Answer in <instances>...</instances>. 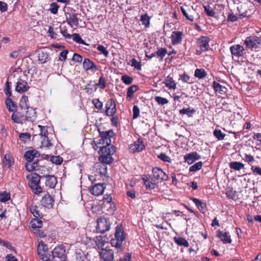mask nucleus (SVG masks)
Masks as SVG:
<instances>
[{
	"mask_svg": "<svg viewBox=\"0 0 261 261\" xmlns=\"http://www.w3.org/2000/svg\"><path fill=\"white\" fill-rule=\"evenodd\" d=\"M19 137L21 141L25 143L30 141L31 135L29 133H21Z\"/></svg>",
	"mask_w": 261,
	"mask_h": 261,
	"instance_id": "4d7b16f0",
	"label": "nucleus"
},
{
	"mask_svg": "<svg viewBox=\"0 0 261 261\" xmlns=\"http://www.w3.org/2000/svg\"><path fill=\"white\" fill-rule=\"evenodd\" d=\"M133 119H137L139 116L140 109L137 106H136V105L134 106L133 109Z\"/></svg>",
	"mask_w": 261,
	"mask_h": 261,
	"instance_id": "0e129e2a",
	"label": "nucleus"
},
{
	"mask_svg": "<svg viewBox=\"0 0 261 261\" xmlns=\"http://www.w3.org/2000/svg\"><path fill=\"white\" fill-rule=\"evenodd\" d=\"M155 56L158 58H160L161 60L163 59L166 55L167 54V49L166 48H158V50L155 52Z\"/></svg>",
	"mask_w": 261,
	"mask_h": 261,
	"instance_id": "79ce46f5",
	"label": "nucleus"
},
{
	"mask_svg": "<svg viewBox=\"0 0 261 261\" xmlns=\"http://www.w3.org/2000/svg\"><path fill=\"white\" fill-rule=\"evenodd\" d=\"M214 136L218 140H222L225 137V134L223 133L220 129H215L213 132Z\"/></svg>",
	"mask_w": 261,
	"mask_h": 261,
	"instance_id": "c03bdc74",
	"label": "nucleus"
},
{
	"mask_svg": "<svg viewBox=\"0 0 261 261\" xmlns=\"http://www.w3.org/2000/svg\"><path fill=\"white\" fill-rule=\"evenodd\" d=\"M41 140L40 147H49L53 145L47 136L41 138Z\"/></svg>",
	"mask_w": 261,
	"mask_h": 261,
	"instance_id": "37998d69",
	"label": "nucleus"
},
{
	"mask_svg": "<svg viewBox=\"0 0 261 261\" xmlns=\"http://www.w3.org/2000/svg\"><path fill=\"white\" fill-rule=\"evenodd\" d=\"M104 187L102 184H97L90 188V193L94 195L98 196L102 194Z\"/></svg>",
	"mask_w": 261,
	"mask_h": 261,
	"instance_id": "393cba45",
	"label": "nucleus"
},
{
	"mask_svg": "<svg viewBox=\"0 0 261 261\" xmlns=\"http://www.w3.org/2000/svg\"><path fill=\"white\" fill-rule=\"evenodd\" d=\"M139 90V87L136 85L130 86L127 91L126 99L130 100L134 97V93Z\"/></svg>",
	"mask_w": 261,
	"mask_h": 261,
	"instance_id": "7c9ffc66",
	"label": "nucleus"
},
{
	"mask_svg": "<svg viewBox=\"0 0 261 261\" xmlns=\"http://www.w3.org/2000/svg\"><path fill=\"white\" fill-rule=\"evenodd\" d=\"M194 75L200 79H202L206 76L207 73L204 69H196L195 71Z\"/></svg>",
	"mask_w": 261,
	"mask_h": 261,
	"instance_id": "a19ab883",
	"label": "nucleus"
},
{
	"mask_svg": "<svg viewBox=\"0 0 261 261\" xmlns=\"http://www.w3.org/2000/svg\"><path fill=\"white\" fill-rule=\"evenodd\" d=\"M98 132L100 138L94 140L93 142L99 146V160L103 163H111L113 161L112 155L114 153V146L111 144V138L113 135V131L112 129L100 131L98 129Z\"/></svg>",
	"mask_w": 261,
	"mask_h": 261,
	"instance_id": "f257e3e1",
	"label": "nucleus"
},
{
	"mask_svg": "<svg viewBox=\"0 0 261 261\" xmlns=\"http://www.w3.org/2000/svg\"><path fill=\"white\" fill-rule=\"evenodd\" d=\"M154 99L159 105H164L168 103V100L166 98L159 96L154 97Z\"/></svg>",
	"mask_w": 261,
	"mask_h": 261,
	"instance_id": "603ef678",
	"label": "nucleus"
},
{
	"mask_svg": "<svg viewBox=\"0 0 261 261\" xmlns=\"http://www.w3.org/2000/svg\"><path fill=\"white\" fill-rule=\"evenodd\" d=\"M72 39L74 41L77 43L86 44L85 41L81 38V36L79 34H73L72 35Z\"/></svg>",
	"mask_w": 261,
	"mask_h": 261,
	"instance_id": "864d4df0",
	"label": "nucleus"
},
{
	"mask_svg": "<svg viewBox=\"0 0 261 261\" xmlns=\"http://www.w3.org/2000/svg\"><path fill=\"white\" fill-rule=\"evenodd\" d=\"M65 247L58 245L52 251V259L54 261H66V255Z\"/></svg>",
	"mask_w": 261,
	"mask_h": 261,
	"instance_id": "423d86ee",
	"label": "nucleus"
},
{
	"mask_svg": "<svg viewBox=\"0 0 261 261\" xmlns=\"http://www.w3.org/2000/svg\"><path fill=\"white\" fill-rule=\"evenodd\" d=\"M230 51L232 56L239 58L243 56L244 48L240 44H234L230 46Z\"/></svg>",
	"mask_w": 261,
	"mask_h": 261,
	"instance_id": "f3484780",
	"label": "nucleus"
},
{
	"mask_svg": "<svg viewBox=\"0 0 261 261\" xmlns=\"http://www.w3.org/2000/svg\"><path fill=\"white\" fill-rule=\"evenodd\" d=\"M38 59L40 63H45L49 60V55L45 50L39 49L38 50Z\"/></svg>",
	"mask_w": 261,
	"mask_h": 261,
	"instance_id": "a878e982",
	"label": "nucleus"
},
{
	"mask_svg": "<svg viewBox=\"0 0 261 261\" xmlns=\"http://www.w3.org/2000/svg\"><path fill=\"white\" fill-rule=\"evenodd\" d=\"M180 9L182 14L187 20L191 22L194 21L196 12L193 6L184 4L180 7Z\"/></svg>",
	"mask_w": 261,
	"mask_h": 261,
	"instance_id": "0eeeda50",
	"label": "nucleus"
},
{
	"mask_svg": "<svg viewBox=\"0 0 261 261\" xmlns=\"http://www.w3.org/2000/svg\"><path fill=\"white\" fill-rule=\"evenodd\" d=\"M28 101V97L26 96H22L21 99L20 100L19 107L21 109H29V108L27 106V101Z\"/></svg>",
	"mask_w": 261,
	"mask_h": 261,
	"instance_id": "de8ad7c7",
	"label": "nucleus"
},
{
	"mask_svg": "<svg viewBox=\"0 0 261 261\" xmlns=\"http://www.w3.org/2000/svg\"><path fill=\"white\" fill-rule=\"evenodd\" d=\"M158 158L165 162L171 163L172 161L171 158L166 155L165 153H160L158 155Z\"/></svg>",
	"mask_w": 261,
	"mask_h": 261,
	"instance_id": "5fc2aeb1",
	"label": "nucleus"
},
{
	"mask_svg": "<svg viewBox=\"0 0 261 261\" xmlns=\"http://www.w3.org/2000/svg\"><path fill=\"white\" fill-rule=\"evenodd\" d=\"M126 235L123 225L118 224L115 228V249H117V253L123 251L124 247L122 246V243L125 240Z\"/></svg>",
	"mask_w": 261,
	"mask_h": 261,
	"instance_id": "f03ea898",
	"label": "nucleus"
},
{
	"mask_svg": "<svg viewBox=\"0 0 261 261\" xmlns=\"http://www.w3.org/2000/svg\"><path fill=\"white\" fill-rule=\"evenodd\" d=\"M29 89L27 82L21 79H18L16 83L15 90L20 93L26 92Z\"/></svg>",
	"mask_w": 261,
	"mask_h": 261,
	"instance_id": "aec40b11",
	"label": "nucleus"
},
{
	"mask_svg": "<svg viewBox=\"0 0 261 261\" xmlns=\"http://www.w3.org/2000/svg\"><path fill=\"white\" fill-rule=\"evenodd\" d=\"M251 170L254 174L261 176V168L259 167L252 166Z\"/></svg>",
	"mask_w": 261,
	"mask_h": 261,
	"instance_id": "774afa93",
	"label": "nucleus"
},
{
	"mask_svg": "<svg viewBox=\"0 0 261 261\" xmlns=\"http://www.w3.org/2000/svg\"><path fill=\"white\" fill-rule=\"evenodd\" d=\"M41 178H42V175H39L35 173L27 176V178L30 179L29 185L36 194H39L42 191V188L39 185Z\"/></svg>",
	"mask_w": 261,
	"mask_h": 261,
	"instance_id": "7ed1b4c3",
	"label": "nucleus"
},
{
	"mask_svg": "<svg viewBox=\"0 0 261 261\" xmlns=\"http://www.w3.org/2000/svg\"><path fill=\"white\" fill-rule=\"evenodd\" d=\"M38 127L40 128V138L47 136L48 131L46 126H41L39 125Z\"/></svg>",
	"mask_w": 261,
	"mask_h": 261,
	"instance_id": "6e6d98bb",
	"label": "nucleus"
},
{
	"mask_svg": "<svg viewBox=\"0 0 261 261\" xmlns=\"http://www.w3.org/2000/svg\"><path fill=\"white\" fill-rule=\"evenodd\" d=\"M196 111L193 108L188 107L187 108H183L179 110V113L180 115H187L189 117H192L195 113Z\"/></svg>",
	"mask_w": 261,
	"mask_h": 261,
	"instance_id": "f704fd0d",
	"label": "nucleus"
},
{
	"mask_svg": "<svg viewBox=\"0 0 261 261\" xmlns=\"http://www.w3.org/2000/svg\"><path fill=\"white\" fill-rule=\"evenodd\" d=\"M174 241L178 246L188 247L189 244L188 242L182 237H174Z\"/></svg>",
	"mask_w": 261,
	"mask_h": 261,
	"instance_id": "c9c22d12",
	"label": "nucleus"
},
{
	"mask_svg": "<svg viewBox=\"0 0 261 261\" xmlns=\"http://www.w3.org/2000/svg\"><path fill=\"white\" fill-rule=\"evenodd\" d=\"M47 250L48 248L46 245L43 241L40 242L38 245L37 251L46 253Z\"/></svg>",
	"mask_w": 261,
	"mask_h": 261,
	"instance_id": "09e8293b",
	"label": "nucleus"
},
{
	"mask_svg": "<svg viewBox=\"0 0 261 261\" xmlns=\"http://www.w3.org/2000/svg\"><path fill=\"white\" fill-rule=\"evenodd\" d=\"M83 67L86 70L96 69V65L89 59H85L83 62Z\"/></svg>",
	"mask_w": 261,
	"mask_h": 261,
	"instance_id": "e433bc0d",
	"label": "nucleus"
},
{
	"mask_svg": "<svg viewBox=\"0 0 261 261\" xmlns=\"http://www.w3.org/2000/svg\"><path fill=\"white\" fill-rule=\"evenodd\" d=\"M103 261H113L114 254L112 250H105L101 253Z\"/></svg>",
	"mask_w": 261,
	"mask_h": 261,
	"instance_id": "2f4dec72",
	"label": "nucleus"
},
{
	"mask_svg": "<svg viewBox=\"0 0 261 261\" xmlns=\"http://www.w3.org/2000/svg\"><path fill=\"white\" fill-rule=\"evenodd\" d=\"M75 11L71 9L69 11L65 13L66 21L68 25L71 28L77 27L79 25V18H77V14L75 13Z\"/></svg>",
	"mask_w": 261,
	"mask_h": 261,
	"instance_id": "f8f14e48",
	"label": "nucleus"
},
{
	"mask_svg": "<svg viewBox=\"0 0 261 261\" xmlns=\"http://www.w3.org/2000/svg\"><path fill=\"white\" fill-rule=\"evenodd\" d=\"M59 6L56 3H53L50 4L49 11L51 13L56 14L58 13Z\"/></svg>",
	"mask_w": 261,
	"mask_h": 261,
	"instance_id": "bf43d9fd",
	"label": "nucleus"
},
{
	"mask_svg": "<svg viewBox=\"0 0 261 261\" xmlns=\"http://www.w3.org/2000/svg\"><path fill=\"white\" fill-rule=\"evenodd\" d=\"M244 43L249 49L257 48L260 43V39L257 36L251 35L246 38Z\"/></svg>",
	"mask_w": 261,
	"mask_h": 261,
	"instance_id": "ddd939ff",
	"label": "nucleus"
},
{
	"mask_svg": "<svg viewBox=\"0 0 261 261\" xmlns=\"http://www.w3.org/2000/svg\"><path fill=\"white\" fill-rule=\"evenodd\" d=\"M143 185L147 190H154L159 187V182L149 174H144L141 177Z\"/></svg>",
	"mask_w": 261,
	"mask_h": 261,
	"instance_id": "39448f33",
	"label": "nucleus"
},
{
	"mask_svg": "<svg viewBox=\"0 0 261 261\" xmlns=\"http://www.w3.org/2000/svg\"><path fill=\"white\" fill-rule=\"evenodd\" d=\"M229 167L232 169L238 171L244 168V165L242 163L233 161L230 163Z\"/></svg>",
	"mask_w": 261,
	"mask_h": 261,
	"instance_id": "58836bf2",
	"label": "nucleus"
},
{
	"mask_svg": "<svg viewBox=\"0 0 261 261\" xmlns=\"http://www.w3.org/2000/svg\"><path fill=\"white\" fill-rule=\"evenodd\" d=\"M180 78L182 82L185 83L189 84H191L193 83L190 76L185 73L180 75Z\"/></svg>",
	"mask_w": 261,
	"mask_h": 261,
	"instance_id": "e2e57ef3",
	"label": "nucleus"
},
{
	"mask_svg": "<svg viewBox=\"0 0 261 261\" xmlns=\"http://www.w3.org/2000/svg\"><path fill=\"white\" fill-rule=\"evenodd\" d=\"M50 160L53 163L56 165H60L63 162V159L60 156H52Z\"/></svg>",
	"mask_w": 261,
	"mask_h": 261,
	"instance_id": "3c124183",
	"label": "nucleus"
},
{
	"mask_svg": "<svg viewBox=\"0 0 261 261\" xmlns=\"http://www.w3.org/2000/svg\"><path fill=\"white\" fill-rule=\"evenodd\" d=\"M31 111L32 113H29V110H28L25 115L19 112H14L11 116V119L15 123L18 124H22L27 120L32 121V118L35 113L33 110H31Z\"/></svg>",
	"mask_w": 261,
	"mask_h": 261,
	"instance_id": "20e7f679",
	"label": "nucleus"
},
{
	"mask_svg": "<svg viewBox=\"0 0 261 261\" xmlns=\"http://www.w3.org/2000/svg\"><path fill=\"white\" fill-rule=\"evenodd\" d=\"M190 200L195 204L199 211L202 214L206 213L207 210V205L205 202H203L200 199L195 197H191Z\"/></svg>",
	"mask_w": 261,
	"mask_h": 261,
	"instance_id": "5701e85b",
	"label": "nucleus"
},
{
	"mask_svg": "<svg viewBox=\"0 0 261 261\" xmlns=\"http://www.w3.org/2000/svg\"><path fill=\"white\" fill-rule=\"evenodd\" d=\"M100 163H96L94 164V168H96L97 172L102 175L107 173V168L105 164H109L110 163H103L100 161Z\"/></svg>",
	"mask_w": 261,
	"mask_h": 261,
	"instance_id": "bb28decb",
	"label": "nucleus"
},
{
	"mask_svg": "<svg viewBox=\"0 0 261 261\" xmlns=\"http://www.w3.org/2000/svg\"><path fill=\"white\" fill-rule=\"evenodd\" d=\"M216 236L223 242V244H230L232 242L231 236L229 232H223L220 230L216 231Z\"/></svg>",
	"mask_w": 261,
	"mask_h": 261,
	"instance_id": "6ab92c4d",
	"label": "nucleus"
},
{
	"mask_svg": "<svg viewBox=\"0 0 261 261\" xmlns=\"http://www.w3.org/2000/svg\"><path fill=\"white\" fill-rule=\"evenodd\" d=\"M39 155V152L36 150H31L27 151L24 155L25 159L28 162H32L35 157Z\"/></svg>",
	"mask_w": 261,
	"mask_h": 261,
	"instance_id": "cd10ccee",
	"label": "nucleus"
},
{
	"mask_svg": "<svg viewBox=\"0 0 261 261\" xmlns=\"http://www.w3.org/2000/svg\"><path fill=\"white\" fill-rule=\"evenodd\" d=\"M154 178L159 183L169 179L168 175L160 168L153 167L152 169V175Z\"/></svg>",
	"mask_w": 261,
	"mask_h": 261,
	"instance_id": "9b49d317",
	"label": "nucleus"
},
{
	"mask_svg": "<svg viewBox=\"0 0 261 261\" xmlns=\"http://www.w3.org/2000/svg\"><path fill=\"white\" fill-rule=\"evenodd\" d=\"M210 39L207 36H201L197 40V43L200 49H196V54L200 55L202 52L207 51L209 47Z\"/></svg>",
	"mask_w": 261,
	"mask_h": 261,
	"instance_id": "1a4fd4ad",
	"label": "nucleus"
},
{
	"mask_svg": "<svg viewBox=\"0 0 261 261\" xmlns=\"http://www.w3.org/2000/svg\"><path fill=\"white\" fill-rule=\"evenodd\" d=\"M145 149V144L143 140L140 138L138 139L134 143L130 144L129 147V152L132 153L141 152Z\"/></svg>",
	"mask_w": 261,
	"mask_h": 261,
	"instance_id": "2eb2a0df",
	"label": "nucleus"
},
{
	"mask_svg": "<svg viewBox=\"0 0 261 261\" xmlns=\"http://www.w3.org/2000/svg\"><path fill=\"white\" fill-rule=\"evenodd\" d=\"M121 80L125 84L128 85L132 84L133 79L127 75H123L121 76Z\"/></svg>",
	"mask_w": 261,
	"mask_h": 261,
	"instance_id": "13d9d810",
	"label": "nucleus"
},
{
	"mask_svg": "<svg viewBox=\"0 0 261 261\" xmlns=\"http://www.w3.org/2000/svg\"><path fill=\"white\" fill-rule=\"evenodd\" d=\"M128 64L137 70L140 71L142 69L141 62L138 61L135 58L130 60Z\"/></svg>",
	"mask_w": 261,
	"mask_h": 261,
	"instance_id": "4c0bfd02",
	"label": "nucleus"
},
{
	"mask_svg": "<svg viewBox=\"0 0 261 261\" xmlns=\"http://www.w3.org/2000/svg\"><path fill=\"white\" fill-rule=\"evenodd\" d=\"M150 17L147 13H144L140 16V20L142 23V24L144 26L145 28H148L150 25Z\"/></svg>",
	"mask_w": 261,
	"mask_h": 261,
	"instance_id": "c756f323",
	"label": "nucleus"
},
{
	"mask_svg": "<svg viewBox=\"0 0 261 261\" xmlns=\"http://www.w3.org/2000/svg\"><path fill=\"white\" fill-rule=\"evenodd\" d=\"M11 83L8 81L5 85V93L8 97H10L12 95L11 91Z\"/></svg>",
	"mask_w": 261,
	"mask_h": 261,
	"instance_id": "052dcab7",
	"label": "nucleus"
},
{
	"mask_svg": "<svg viewBox=\"0 0 261 261\" xmlns=\"http://www.w3.org/2000/svg\"><path fill=\"white\" fill-rule=\"evenodd\" d=\"M114 101L113 99L110 101H108L106 105V111L105 113L107 116H111V121L112 124L114 125Z\"/></svg>",
	"mask_w": 261,
	"mask_h": 261,
	"instance_id": "dca6fc26",
	"label": "nucleus"
},
{
	"mask_svg": "<svg viewBox=\"0 0 261 261\" xmlns=\"http://www.w3.org/2000/svg\"><path fill=\"white\" fill-rule=\"evenodd\" d=\"M40 202L42 205L45 207L49 208L53 207L54 200L48 193H47L42 197Z\"/></svg>",
	"mask_w": 261,
	"mask_h": 261,
	"instance_id": "4be33fe9",
	"label": "nucleus"
},
{
	"mask_svg": "<svg viewBox=\"0 0 261 261\" xmlns=\"http://www.w3.org/2000/svg\"><path fill=\"white\" fill-rule=\"evenodd\" d=\"M244 161L247 162L249 165H251L254 161V157L248 154H245L244 156Z\"/></svg>",
	"mask_w": 261,
	"mask_h": 261,
	"instance_id": "69168bd1",
	"label": "nucleus"
},
{
	"mask_svg": "<svg viewBox=\"0 0 261 261\" xmlns=\"http://www.w3.org/2000/svg\"><path fill=\"white\" fill-rule=\"evenodd\" d=\"M184 158L185 162L191 165L195 161L201 159V156L197 152H193L186 154Z\"/></svg>",
	"mask_w": 261,
	"mask_h": 261,
	"instance_id": "412c9836",
	"label": "nucleus"
},
{
	"mask_svg": "<svg viewBox=\"0 0 261 261\" xmlns=\"http://www.w3.org/2000/svg\"><path fill=\"white\" fill-rule=\"evenodd\" d=\"M202 166V163L201 161L198 162L193 165L191 166L189 168L190 172H196L199 170Z\"/></svg>",
	"mask_w": 261,
	"mask_h": 261,
	"instance_id": "a18cd8bd",
	"label": "nucleus"
},
{
	"mask_svg": "<svg viewBox=\"0 0 261 261\" xmlns=\"http://www.w3.org/2000/svg\"><path fill=\"white\" fill-rule=\"evenodd\" d=\"M163 83L165 85L166 87L169 89H175L176 88V83L173 80V76L169 74L166 76Z\"/></svg>",
	"mask_w": 261,
	"mask_h": 261,
	"instance_id": "b1692460",
	"label": "nucleus"
},
{
	"mask_svg": "<svg viewBox=\"0 0 261 261\" xmlns=\"http://www.w3.org/2000/svg\"><path fill=\"white\" fill-rule=\"evenodd\" d=\"M203 8L207 16L214 17L216 16L215 12L211 8L210 6H203Z\"/></svg>",
	"mask_w": 261,
	"mask_h": 261,
	"instance_id": "49530a36",
	"label": "nucleus"
},
{
	"mask_svg": "<svg viewBox=\"0 0 261 261\" xmlns=\"http://www.w3.org/2000/svg\"><path fill=\"white\" fill-rule=\"evenodd\" d=\"M42 178H45V184L46 187L49 188H54L57 183V179L56 177L54 175L45 174L43 173L42 174Z\"/></svg>",
	"mask_w": 261,
	"mask_h": 261,
	"instance_id": "a211bd4d",
	"label": "nucleus"
},
{
	"mask_svg": "<svg viewBox=\"0 0 261 261\" xmlns=\"http://www.w3.org/2000/svg\"><path fill=\"white\" fill-rule=\"evenodd\" d=\"M97 89V85L96 84V83L90 81V83L87 85L85 89L88 94H91L94 92L96 91Z\"/></svg>",
	"mask_w": 261,
	"mask_h": 261,
	"instance_id": "473e14b6",
	"label": "nucleus"
},
{
	"mask_svg": "<svg viewBox=\"0 0 261 261\" xmlns=\"http://www.w3.org/2000/svg\"><path fill=\"white\" fill-rule=\"evenodd\" d=\"M6 105L7 109L9 112H15L17 109V105L10 98L7 97L6 100Z\"/></svg>",
	"mask_w": 261,
	"mask_h": 261,
	"instance_id": "72a5a7b5",
	"label": "nucleus"
},
{
	"mask_svg": "<svg viewBox=\"0 0 261 261\" xmlns=\"http://www.w3.org/2000/svg\"><path fill=\"white\" fill-rule=\"evenodd\" d=\"M30 211L36 218H38L40 217V214L37 206H32L30 208Z\"/></svg>",
	"mask_w": 261,
	"mask_h": 261,
	"instance_id": "680f3d73",
	"label": "nucleus"
},
{
	"mask_svg": "<svg viewBox=\"0 0 261 261\" xmlns=\"http://www.w3.org/2000/svg\"><path fill=\"white\" fill-rule=\"evenodd\" d=\"M40 161L36 160L33 163L27 162L25 164V168L27 171L31 172L33 171H37L41 174H43V172H45L46 167L40 164Z\"/></svg>",
	"mask_w": 261,
	"mask_h": 261,
	"instance_id": "9d476101",
	"label": "nucleus"
},
{
	"mask_svg": "<svg viewBox=\"0 0 261 261\" xmlns=\"http://www.w3.org/2000/svg\"><path fill=\"white\" fill-rule=\"evenodd\" d=\"M213 87L215 92L220 94H224L227 92V88L225 86H222L215 81L213 82Z\"/></svg>",
	"mask_w": 261,
	"mask_h": 261,
	"instance_id": "c85d7f7f",
	"label": "nucleus"
},
{
	"mask_svg": "<svg viewBox=\"0 0 261 261\" xmlns=\"http://www.w3.org/2000/svg\"><path fill=\"white\" fill-rule=\"evenodd\" d=\"M93 103L97 109L100 110L102 108V103L98 99L93 100Z\"/></svg>",
	"mask_w": 261,
	"mask_h": 261,
	"instance_id": "338daca9",
	"label": "nucleus"
},
{
	"mask_svg": "<svg viewBox=\"0 0 261 261\" xmlns=\"http://www.w3.org/2000/svg\"><path fill=\"white\" fill-rule=\"evenodd\" d=\"M185 34L182 31L179 30H174L172 31L170 36L171 43L175 46L181 44Z\"/></svg>",
	"mask_w": 261,
	"mask_h": 261,
	"instance_id": "4468645a",
	"label": "nucleus"
},
{
	"mask_svg": "<svg viewBox=\"0 0 261 261\" xmlns=\"http://www.w3.org/2000/svg\"><path fill=\"white\" fill-rule=\"evenodd\" d=\"M96 230L97 232L103 233L109 230L110 228V223L108 219L100 217L97 219Z\"/></svg>",
	"mask_w": 261,
	"mask_h": 261,
	"instance_id": "6e6552de",
	"label": "nucleus"
},
{
	"mask_svg": "<svg viewBox=\"0 0 261 261\" xmlns=\"http://www.w3.org/2000/svg\"><path fill=\"white\" fill-rule=\"evenodd\" d=\"M31 227L34 229H39L42 227V221L37 218L33 219L30 222Z\"/></svg>",
	"mask_w": 261,
	"mask_h": 261,
	"instance_id": "ea45409f",
	"label": "nucleus"
},
{
	"mask_svg": "<svg viewBox=\"0 0 261 261\" xmlns=\"http://www.w3.org/2000/svg\"><path fill=\"white\" fill-rule=\"evenodd\" d=\"M10 199V195L6 192L0 193V201L5 202Z\"/></svg>",
	"mask_w": 261,
	"mask_h": 261,
	"instance_id": "8fccbe9b",
	"label": "nucleus"
}]
</instances>
